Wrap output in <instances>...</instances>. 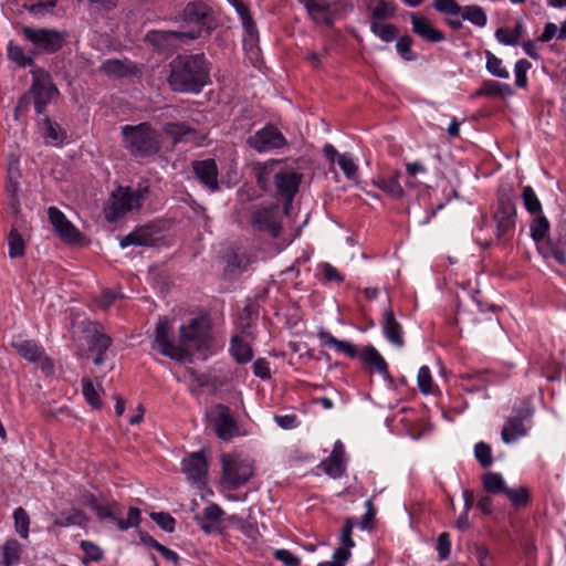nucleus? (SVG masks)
<instances>
[{
	"instance_id": "1",
	"label": "nucleus",
	"mask_w": 566,
	"mask_h": 566,
	"mask_svg": "<svg viewBox=\"0 0 566 566\" xmlns=\"http://www.w3.org/2000/svg\"><path fill=\"white\" fill-rule=\"evenodd\" d=\"M169 69L167 81L174 92L198 94L210 83V67L203 53L179 54Z\"/></svg>"
},
{
	"instance_id": "2",
	"label": "nucleus",
	"mask_w": 566,
	"mask_h": 566,
	"mask_svg": "<svg viewBox=\"0 0 566 566\" xmlns=\"http://www.w3.org/2000/svg\"><path fill=\"white\" fill-rule=\"evenodd\" d=\"M31 74L32 84L19 98L15 106V119H19L21 115L27 113L31 104H33L36 115L43 114L46 106L59 95V90L49 72L42 67L35 66L31 70Z\"/></svg>"
},
{
	"instance_id": "3",
	"label": "nucleus",
	"mask_w": 566,
	"mask_h": 566,
	"mask_svg": "<svg viewBox=\"0 0 566 566\" xmlns=\"http://www.w3.org/2000/svg\"><path fill=\"white\" fill-rule=\"evenodd\" d=\"M123 147L136 159H146L159 154L161 140L159 133L148 122L120 127Z\"/></svg>"
},
{
	"instance_id": "4",
	"label": "nucleus",
	"mask_w": 566,
	"mask_h": 566,
	"mask_svg": "<svg viewBox=\"0 0 566 566\" xmlns=\"http://www.w3.org/2000/svg\"><path fill=\"white\" fill-rule=\"evenodd\" d=\"M147 193L148 187H140L135 191L128 187H118L112 192L107 205L103 209L106 220L116 222L127 212L139 209Z\"/></svg>"
},
{
	"instance_id": "5",
	"label": "nucleus",
	"mask_w": 566,
	"mask_h": 566,
	"mask_svg": "<svg viewBox=\"0 0 566 566\" xmlns=\"http://www.w3.org/2000/svg\"><path fill=\"white\" fill-rule=\"evenodd\" d=\"M88 506L95 513L99 522L113 525L122 532L138 526L142 521L140 510L134 506L129 507L128 516L124 520L122 517V507L115 501L107 504H101L95 497H93L90 501Z\"/></svg>"
},
{
	"instance_id": "6",
	"label": "nucleus",
	"mask_w": 566,
	"mask_h": 566,
	"mask_svg": "<svg viewBox=\"0 0 566 566\" xmlns=\"http://www.w3.org/2000/svg\"><path fill=\"white\" fill-rule=\"evenodd\" d=\"M211 342L210 325L203 317H195L179 328V347L190 356V349L201 350L208 348Z\"/></svg>"
},
{
	"instance_id": "7",
	"label": "nucleus",
	"mask_w": 566,
	"mask_h": 566,
	"mask_svg": "<svg viewBox=\"0 0 566 566\" xmlns=\"http://www.w3.org/2000/svg\"><path fill=\"white\" fill-rule=\"evenodd\" d=\"M516 197L512 187H503L497 195V209L494 213L496 237L506 238L515 228Z\"/></svg>"
},
{
	"instance_id": "8",
	"label": "nucleus",
	"mask_w": 566,
	"mask_h": 566,
	"mask_svg": "<svg viewBox=\"0 0 566 566\" xmlns=\"http://www.w3.org/2000/svg\"><path fill=\"white\" fill-rule=\"evenodd\" d=\"M222 483L229 489L237 490L245 484L254 474V467L251 461L234 454H223Z\"/></svg>"
},
{
	"instance_id": "9",
	"label": "nucleus",
	"mask_w": 566,
	"mask_h": 566,
	"mask_svg": "<svg viewBox=\"0 0 566 566\" xmlns=\"http://www.w3.org/2000/svg\"><path fill=\"white\" fill-rule=\"evenodd\" d=\"M207 419L217 437L222 441H230L240 434L238 422L226 405L217 403L212 406L207 412Z\"/></svg>"
},
{
	"instance_id": "10",
	"label": "nucleus",
	"mask_w": 566,
	"mask_h": 566,
	"mask_svg": "<svg viewBox=\"0 0 566 566\" xmlns=\"http://www.w3.org/2000/svg\"><path fill=\"white\" fill-rule=\"evenodd\" d=\"M172 326L166 318H160L155 328L153 349H157L163 356L169 357L178 363L186 360V352L176 345L171 338Z\"/></svg>"
},
{
	"instance_id": "11",
	"label": "nucleus",
	"mask_w": 566,
	"mask_h": 566,
	"mask_svg": "<svg viewBox=\"0 0 566 566\" xmlns=\"http://www.w3.org/2000/svg\"><path fill=\"white\" fill-rule=\"evenodd\" d=\"M303 175L292 169L280 168L274 182L273 195L283 201L284 211L287 213L294 197L298 192Z\"/></svg>"
},
{
	"instance_id": "12",
	"label": "nucleus",
	"mask_w": 566,
	"mask_h": 566,
	"mask_svg": "<svg viewBox=\"0 0 566 566\" xmlns=\"http://www.w3.org/2000/svg\"><path fill=\"white\" fill-rule=\"evenodd\" d=\"M197 38H199V33L193 30L188 32L150 30L147 32L145 41L158 52H170L177 50L185 40Z\"/></svg>"
},
{
	"instance_id": "13",
	"label": "nucleus",
	"mask_w": 566,
	"mask_h": 566,
	"mask_svg": "<svg viewBox=\"0 0 566 566\" xmlns=\"http://www.w3.org/2000/svg\"><path fill=\"white\" fill-rule=\"evenodd\" d=\"M25 39L45 53H54L64 44V34L50 29H35L25 27L22 30Z\"/></svg>"
},
{
	"instance_id": "14",
	"label": "nucleus",
	"mask_w": 566,
	"mask_h": 566,
	"mask_svg": "<svg viewBox=\"0 0 566 566\" xmlns=\"http://www.w3.org/2000/svg\"><path fill=\"white\" fill-rule=\"evenodd\" d=\"M247 144L258 153H264L284 147L286 139L274 125L268 124L249 136Z\"/></svg>"
},
{
	"instance_id": "15",
	"label": "nucleus",
	"mask_w": 566,
	"mask_h": 566,
	"mask_svg": "<svg viewBox=\"0 0 566 566\" xmlns=\"http://www.w3.org/2000/svg\"><path fill=\"white\" fill-rule=\"evenodd\" d=\"M184 19L188 23L197 25L199 36L202 33L210 34L217 28V22L211 8L201 1L188 3L184 10Z\"/></svg>"
},
{
	"instance_id": "16",
	"label": "nucleus",
	"mask_w": 566,
	"mask_h": 566,
	"mask_svg": "<svg viewBox=\"0 0 566 566\" xmlns=\"http://www.w3.org/2000/svg\"><path fill=\"white\" fill-rule=\"evenodd\" d=\"M91 333L86 337L87 349L84 354L86 358L93 356V363L96 366H102L105 361V354L112 346L113 339L109 335L104 333L98 324L92 323Z\"/></svg>"
},
{
	"instance_id": "17",
	"label": "nucleus",
	"mask_w": 566,
	"mask_h": 566,
	"mask_svg": "<svg viewBox=\"0 0 566 566\" xmlns=\"http://www.w3.org/2000/svg\"><path fill=\"white\" fill-rule=\"evenodd\" d=\"M282 214L277 205L260 209L253 212L252 224L262 232H268L272 238H277L281 232Z\"/></svg>"
},
{
	"instance_id": "18",
	"label": "nucleus",
	"mask_w": 566,
	"mask_h": 566,
	"mask_svg": "<svg viewBox=\"0 0 566 566\" xmlns=\"http://www.w3.org/2000/svg\"><path fill=\"white\" fill-rule=\"evenodd\" d=\"M48 216L51 224L63 242L69 244H80L82 242V233L66 219L65 214L59 208L50 207L48 209Z\"/></svg>"
},
{
	"instance_id": "19",
	"label": "nucleus",
	"mask_w": 566,
	"mask_h": 566,
	"mask_svg": "<svg viewBox=\"0 0 566 566\" xmlns=\"http://www.w3.org/2000/svg\"><path fill=\"white\" fill-rule=\"evenodd\" d=\"M182 472L195 484H205L208 474V462L205 451L200 450L190 453L182 460Z\"/></svg>"
},
{
	"instance_id": "20",
	"label": "nucleus",
	"mask_w": 566,
	"mask_h": 566,
	"mask_svg": "<svg viewBox=\"0 0 566 566\" xmlns=\"http://www.w3.org/2000/svg\"><path fill=\"white\" fill-rule=\"evenodd\" d=\"M192 171L197 179L210 191L216 192L220 189L218 182V166L214 159L193 160L191 163Z\"/></svg>"
},
{
	"instance_id": "21",
	"label": "nucleus",
	"mask_w": 566,
	"mask_h": 566,
	"mask_svg": "<svg viewBox=\"0 0 566 566\" xmlns=\"http://www.w3.org/2000/svg\"><path fill=\"white\" fill-rule=\"evenodd\" d=\"M316 23L332 27L335 21L334 4L328 0H298Z\"/></svg>"
},
{
	"instance_id": "22",
	"label": "nucleus",
	"mask_w": 566,
	"mask_h": 566,
	"mask_svg": "<svg viewBox=\"0 0 566 566\" xmlns=\"http://www.w3.org/2000/svg\"><path fill=\"white\" fill-rule=\"evenodd\" d=\"M281 160H269L253 165L258 186L265 192H273L276 176H279V165Z\"/></svg>"
},
{
	"instance_id": "23",
	"label": "nucleus",
	"mask_w": 566,
	"mask_h": 566,
	"mask_svg": "<svg viewBox=\"0 0 566 566\" xmlns=\"http://www.w3.org/2000/svg\"><path fill=\"white\" fill-rule=\"evenodd\" d=\"M158 231L151 224L137 227L127 235L123 237L119 241L122 249L130 245L135 247H153L156 244V233Z\"/></svg>"
},
{
	"instance_id": "24",
	"label": "nucleus",
	"mask_w": 566,
	"mask_h": 566,
	"mask_svg": "<svg viewBox=\"0 0 566 566\" xmlns=\"http://www.w3.org/2000/svg\"><path fill=\"white\" fill-rule=\"evenodd\" d=\"M531 415V411L525 410L523 413H518L517 416L511 417L506 420L501 432V438L504 443H512L527 433L524 421L530 418Z\"/></svg>"
},
{
	"instance_id": "25",
	"label": "nucleus",
	"mask_w": 566,
	"mask_h": 566,
	"mask_svg": "<svg viewBox=\"0 0 566 566\" xmlns=\"http://www.w3.org/2000/svg\"><path fill=\"white\" fill-rule=\"evenodd\" d=\"M382 333L386 339L394 346L398 348L405 346L402 326L397 321L395 313L390 306L384 313Z\"/></svg>"
},
{
	"instance_id": "26",
	"label": "nucleus",
	"mask_w": 566,
	"mask_h": 566,
	"mask_svg": "<svg viewBox=\"0 0 566 566\" xmlns=\"http://www.w3.org/2000/svg\"><path fill=\"white\" fill-rule=\"evenodd\" d=\"M412 32L427 42L436 43L444 40V33L431 25L427 18L417 13L410 14Z\"/></svg>"
},
{
	"instance_id": "27",
	"label": "nucleus",
	"mask_w": 566,
	"mask_h": 566,
	"mask_svg": "<svg viewBox=\"0 0 566 566\" xmlns=\"http://www.w3.org/2000/svg\"><path fill=\"white\" fill-rule=\"evenodd\" d=\"M544 255H551L559 264H566V224H559L557 237L547 240Z\"/></svg>"
},
{
	"instance_id": "28",
	"label": "nucleus",
	"mask_w": 566,
	"mask_h": 566,
	"mask_svg": "<svg viewBox=\"0 0 566 566\" xmlns=\"http://www.w3.org/2000/svg\"><path fill=\"white\" fill-rule=\"evenodd\" d=\"M223 514V510L218 504L211 503L203 509L201 514L195 515V521L202 532L210 534L216 531V523Z\"/></svg>"
},
{
	"instance_id": "29",
	"label": "nucleus",
	"mask_w": 566,
	"mask_h": 566,
	"mask_svg": "<svg viewBox=\"0 0 566 566\" xmlns=\"http://www.w3.org/2000/svg\"><path fill=\"white\" fill-rule=\"evenodd\" d=\"M360 360L366 366H375V369L387 380L391 381L388 365L379 352L371 345H367L359 354Z\"/></svg>"
},
{
	"instance_id": "30",
	"label": "nucleus",
	"mask_w": 566,
	"mask_h": 566,
	"mask_svg": "<svg viewBox=\"0 0 566 566\" xmlns=\"http://www.w3.org/2000/svg\"><path fill=\"white\" fill-rule=\"evenodd\" d=\"M164 133L170 137L174 144L186 143L197 134V129L185 122H168L163 126Z\"/></svg>"
},
{
	"instance_id": "31",
	"label": "nucleus",
	"mask_w": 566,
	"mask_h": 566,
	"mask_svg": "<svg viewBox=\"0 0 566 566\" xmlns=\"http://www.w3.org/2000/svg\"><path fill=\"white\" fill-rule=\"evenodd\" d=\"M11 346L22 358L30 363H36L44 356V349L32 339L13 340Z\"/></svg>"
},
{
	"instance_id": "32",
	"label": "nucleus",
	"mask_w": 566,
	"mask_h": 566,
	"mask_svg": "<svg viewBox=\"0 0 566 566\" xmlns=\"http://www.w3.org/2000/svg\"><path fill=\"white\" fill-rule=\"evenodd\" d=\"M229 353L235 363L240 365L247 364L253 358L252 347L239 335L232 336Z\"/></svg>"
},
{
	"instance_id": "33",
	"label": "nucleus",
	"mask_w": 566,
	"mask_h": 566,
	"mask_svg": "<svg viewBox=\"0 0 566 566\" xmlns=\"http://www.w3.org/2000/svg\"><path fill=\"white\" fill-rule=\"evenodd\" d=\"M317 336L323 346L334 347L337 352L344 353L350 358L359 357V354L353 344L337 339L329 332L321 329L317 333Z\"/></svg>"
},
{
	"instance_id": "34",
	"label": "nucleus",
	"mask_w": 566,
	"mask_h": 566,
	"mask_svg": "<svg viewBox=\"0 0 566 566\" xmlns=\"http://www.w3.org/2000/svg\"><path fill=\"white\" fill-rule=\"evenodd\" d=\"M401 174L396 171L392 176L386 178L381 177L374 180V185L382 190L387 196L392 199H401L405 195V191L399 182V177Z\"/></svg>"
},
{
	"instance_id": "35",
	"label": "nucleus",
	"mask_w": 566,
	"mask_h": 566,
	"mask_svg": "<svg viewBox=\"0 0 566 566\" xmlns=\"http://www.w3.org/2000/svg\"><path fill=\"white\" fill-rule=\"evenodd\" d=\"M513 94L512 87L506 83H500L492 80H486L482 83L481 87L478 88L472 97L480 96H511Z\"/></svg>"
},
{
	"instance_id": "36",
	"label": "nucleus",
	"mask_w": 566,
	"mask_h": 566,
	"mask_svg": "<svg viewBox=\"0 0 566 566\" xmlns=\"http://www.w3.org/2000/svg\"><path fill=\"white\" fill-rule=\"evenodd\" d=\"M461 387L469 392H475L486 389V379L484 371H469L460 376Z\"/></svg>"
},
{
	"instance_id": "37",
	"label": "nucleus",
	"mask_w": 566,
	"mask_h": 566,
	"mask_svg": "<svg viewBox=\"0 0 566 566\" xmlns=\"http://www.w3.org/2000/svg\"><path fill=\"white\" fill-rule=\"evenodd\" d=\"M84 521V513L73 507L60 512L54 518L53 524L59 527H67L71 525H81Z\"/></svg>"
},
{
	"instance_id": "38",
	"label": "nucleus",
	"mask_w": 566,
	"mask_h": 566,
	"mask_svg": "<svg viewBox=\"0 0 566 566\" xmlns=\"http://www.w3.org/2000/svg\"><path fill=\"white\" fill-rule=\"evenodd\" d=\"M356 522L353 517H348L345 520L344 526L342 527L339 541L340 546L335 551H342L347 554V557L350 558L352 553L350 549L355 547V542L353 539V528L355 527Z\"/></svg>"
},
{
	"instance_id": "39",
	"label": "nucleus",
	"mask_w": 566,
	"mask_h": 566,
	"mask_svg": "<svg viewBox=\"0 0 566 566\" xmlns=\"http://www.w3.org/2000/svg\"><path fill=\"white\" fill-rule=\"evenodd\" d=\"M21 544L15 538L8 539L2 546V565L12 566L20 560Z\"/></svg>"
},
{
	"instance_id": "40",
	"label": "nucleus",
	"mask_w": 566,
	"mask_h": 566,
	"mask_svg": "<svg viewBox=\"0 0 566 566\" xmlns=\"http://www.w3.org/2000/svg\"><path fill=\"white\" fill-rule=\"evenodd\" d=\"M463 20L470 21L472 24L483 28L486 25L488 17L482 7L476 4L464 6L460 12Z\"/></svg>"
},
{
	"instance_id": "41",
	"label": "nucleus",
	"mask_w": 566,
	"mask_h": 566,
	"mask_svg": "<svg viewBox=\"0 0 566 566\" xmlns=\"http://www.w3.org/2000/svg\"><path fill=\"white\" fill-rule=\"evenodd\" d=\"M530 230L532 239L536 243L542 242L548 234L549 221L543 213L534 214V219L531 222Z\"/></svg>"
},
{
	"instance_id": "42",
	"label": "nucleus",
	"mask_w": 566,
	"mask_h": 566,
	"mask_svg": "<svg viewBox=\"0 0 566 566\" xmlns=\"http://www.w3.org/2000/svg\"><path fill=\"white\" fill-rule=\"evenodd\" d=\"M483 489L492 494L505 493L507 486L503 476L496 472H488L482 476Z\"/></svg>"
},
{
	"instance_id": "43",
	"label": "nucleus",
	"mask_w": 566,
	"mask_h": 566,
	"mask_svg": "<svg viewBox=\"0 0 566 566\" xmlns=\"http://www.w3.org/2000/svg\"><path fill=\"white\" fill-rule=\"evenodd\" d=\"M99 70L106 75L116 77H125L130 74L129 65L117 59L106 60Z\"/></svg>"
},
{
	"instance_id": "44",
	"label": "nucleus",
	"mask_w": 566,
	"mask_h": 566,
	"mask_svg": "<svg viewBox=\"0 0 566 566\" xmlns=\"http://www.w3.org/2000/svg\"><path fill=\"white\" fill-rule=\"evenodd\" d=\"M36 53L32 52V54L25 55L23 49L15 44L13 41H10L8 44V57L13 63L19 66H28L33 63Z\"/></svg>"
},
{
	"instance_id": "45",
	"label": "nucleus",
	"mask_w": 566,
	"mask_h": 566,
	"mask_svg": "<svg viewBox=\"0 0 566 566\" xmlns=\"http://www.w3.org/2000/svg\"><path fill=\"white\" fill-rule=\"evenodd\" d=\"M319 468L333 479L340 478L346 470L344 459H339L333 455H329L327 459L323 460L319 464Z\"/></svg>"
},
{
	"instance_id": "46",
	"label": "nucleus",
	"mask_w": 566,
	"mask_h": 566,
	"mask_svg": "<svg viewBox=\"0 0 566 566\" xmlns=\"http://www.w3.org/2000/svg\"><path fill=\"white\" fill-rule=\"evenodd\" d=\"M80 547L84 552L82 564L85 566L92 562H101L104 558V551L91 541H82Z\"/></svg>"
},
{
	"instance_id": "47",
	"label": "nucleus",
	"mask_w": 566,
	"mask_h": 566,
	"mask_svg": "<svg viewBox=\"0 0 566 566\" xmlns=\"http://www.w3.org/2000/svg\"><path fill=\"white\" fill-rule=\"evenodd\" d=\"M522 200L528 213L532 216L542 213V203L531 186L523 187Z\"/></svg>"
},
{
	"instance_id": "48",
	"label": "nucleus",
	"mask_w": 566,
	"mask_h": 566,
	"mask_svg": "<svg viewBox=\"0 0 566 566\" xmlns=\"http://www.w3.org/2000/svg\"><path fill=\"white\" fill-rule=\"evenodd\" d=\"M9 256L11 259L24 255L25 247L22 235L17 229L12 228L8 235Z\"/></svg>"
},
{
	"instance_id": "49",
	"label": "nucleus",
	"mask_w": 566,
	"mask_h": 566,
	"mask_svg": "<svg viewBox=\"0 0 566 566\" xmlns=\"http://www.w3.org/2000/svg\"><path fill=\"white\" fill-rule=\"evenodd\" d=\"M13 520H14V528L15 532L22 537L28 538L29 536V526H30V516L28 512L19 506L13 511Z\"/></svg>"
},
{
	"instance_id": "50",
	"label": "nucleus",
	"mask_w": 566,
	"mask_h": 566,
	"mask_svg": "<svg viewBox=\"0 0 566 566\" xmlns=\"http://www.w3.org/2000/svg\"><path fill=\"white\" fill-rule=\"evenodd\" d=\"M504 494L507 496L510 502L517 507L526 506L531 501V492L525 486H520L517 489L507 488Z\"/></svg>"
},
{
	"instance_id": "51",
	"label": "nucleus",
	"mask_w": 566,
	"mask_h": 566,
	"mask_svg": "<svg viewBox=\"0 0 566 566\" xmlns=\"http://www.w3.org/2000/svg\"><path fill=\"white\" fill-rule=\"evenodd\" d=\"M82 391L86 399V401L96 410L101 409L103 402L98 396L97 390L95 389L93 381L90 378H82Z\"/></svg>"
},
{
	"instance_id": "52",
	"label": "nucleus",
	"mask_w": 566,
	"mask_h": 566,
	"mask_svg": "<svg viewBox=\"0 0 566 566\" xmlns=\"http://www.w3.org/2000/svg\"><path fill=\"white\" fill-rule=\"evenodd\" d=\"M370 30L387 43L394 41L398 34V29L394 24H384L376 21L371 22Z\"/></svg>"
},
{
	"instance_id": "53",
	"label": "nucleus",
	"mask_w": 566,
	"mask_h": 566,
	"mask_svg": "<svg viewBox=\"0 0 566 566\" xmlns=\"http://www.w3.org/2000/svg\"><path fill=\"white\" fill-rule=\"evenodd\" d=\"M474 457L483 469H488L493 464L492 449L484 441H480L474 446Z\"/></svg>"
},
{
	"instance_id": "54",
	"label": "nucleus",
	"mask_w": 566,
	"mask_h": 566,
	"mask_svg": "<svg viewBox=\"0 0 566 566\" xmlns=\"http://www.w3.org/2000/svg\"><path fill=\"white\" fill-rule=\"evenodd\" d=\"M486 56V70L494 76L501 78H507L510 76L509 71L502 66V61L495 56L492 52L485 51Z\"/></svg>"
},
{
	"instance_id": "55",
	"label": "nucleus",
	"mask_w": 566,
	"mask_h": 566,
	"mask_svg": "<svg viewBox=\"0 0 566 566\" xmlns=\"http://www.w3.org/2000/svg\"><path fill=\"white\" fill-rule=\"evenodd\" d=\"M42 128L45 138H50L53 142H63L65 138V134L62 132L60 125L56 122H52L48 116L42 119Z\"/></svg>"
},
{
	"instance_id": "56",
	"label": "nucleus",
	"mask_w": 566,
	"mask_h": 566,
	"mask_svg": "<svg viewBox=\"0 0 566 566\" xmlns=\"http://www.w3.org/2000/svg\"><path fill=\"white\" fill-rule=\"evenodd\" d=\"M150 518L165 532L172 533L176 520L167 512H151Z\"/></svg>"
},
{
	"instance_id": "57",
	"label": "nucleus",
	"mask_w": 566,
	"mask_h": 566,
	"mask_svg": "<svg viewBox=\"0 0 566 566\" xmlns=\"http://www.w3.org/2000/svg\"><path fill=\"white\" fill-rule=\"evenodd\" d=\"M532 67V64L526 59H521L515 63V84L517 87L525 88L527 86V71Z\"/></svg>"
},
{
	"instance_id": "58",
	"label": "nucleus",
	"mask_w": 566,
	"mask_h": 566,
	"mask_svg": "<svg viewBox=\"0 0 566 566\" xmlns=\"http://www.w3.org/2000/svg\"><path fill=\"white\" fill-rule=\"evenodd\" d=\"M371 17L375 20H386L395 15V6L384 0H377L376 7L371 8Z\"/></svg>"
},
{
	"instance_id": "59",
	"label": "nucleus",
	"mask_w": 566,
	"mask_h": 566,
	"mask_svg": "<svg viewBox=\"0 0 566 566\" xmlns=\"http://www.w3.org/2000/svg\"><path fill=\"white\" fill-rule=\"evenodd\" d=\"M412 42L409 35L400 36L397 40V51L405 61H415L417 59V55L411 50Z\"/></svg>"
},
{
	"instance_id": "60",
	"label": "nucleus",
	"mask_w": 566,
	"mask_h": 566,
	"mask_svg": "<svg viewBox=\"0 0 566 566\" xmlns=\"http://www.w3.org/2000/svg\"><path fill=\"white\" fill-rule=\"evenodd\" d=\"M433 8L448 15H459L462 7L455 0H434Z\"/></svg>"
},
{
	"instance_id": "61",
	"label": "nucleus",
	"mask_w": 566,
	"mask_h": 566,
	"mask_svg": "<svg viewBox=\"0 0 566 566\" xmlns=\"http://www.w3.org/2000/svg\"><path fill=\"white\" fill-rule=\"evenodd\" d=\"M337 164L339 165L340 169L344 171L345 176L348 179H352V180L356 179L357 172H358V167L354 163L350 155L342 154V156H338Z\"/></svg>"
},
{
	"instance_id": "62",
	"label": "nucleus",
	"mask_w": 566,
	"mask_h": 566,
	"mask_svg": "<svg viewBox=\"0 0 566 566\" xmlns=\"http://www.w3.org/2000/svg\"><path fill=\"white\" fill-rule=\"evenodd\" d=\"M417 378H418V387H419L420 391L424 395L430 394L431 389H432L433 381H432L431 371H430L429 367L428 366L420 367Z\"/></svg>"
},
{
	"instance_id": "63",
	"label": "nucleus",
	"mask_w": 566,
	"mask_h": 566,
	"mask_svg": "<svg viewBox=\"0 0 566 566\" xmlns=\"http://www.w3.org/2000/svg\"><path fill=\"white\" fill-rule=\"evenodd\" d=\"M437 551L440 560H446L450 556L451 543L450 535L447 532L441 533L437 539Z\"/></svg>"
},
{
	"instance_id": "64",
	"label": "nucleus",
	"mask_w": 566,
	"mask_h": 566,
	"mask_svg": "<svg viewBox=\"0 0 566 566\" xmlns=\"http://www.w3.org/2000/svg\"><path fill=\"white\" fill-rule=\"evenodd\" d=\"M275 559L282 562L286 566H298L300 558L291 553L289 549H276L274 552Z\"/></svg>"
}]
</instances>
